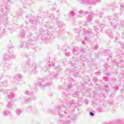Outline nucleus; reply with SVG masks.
Wrapping results in <instances>:
<instances>
[{
    "mask_svg": "<svg viewBox=\"0 0 124 124\" xmlns=\"http://www.w3.org/2000/svg\"><path fill=\"white\" fill-rule=\"evenodd\" d=\"M16 112L17 116H20V115L23 113V111H22V109L17 108L16 110Z\"/></svg>",
    "mask_w": 124,
    "mask_h": 124,
    "instance_id": "nucleus-19",
    "label": "nucleus"
},
{
    "mask_svg": "<svg viewBox=\"0 0 124 124\" xmlns=\"http://www.w3.org/2000/svg\"><path fill=\"white\" fill-rule=\"evenodd\" d=\"M122 92L124 93V89L122 90Z\"/></svg>",
    "mask_w": 124,
    "mask_h": 124,
    "instance_id": "nucleus-48",
    "label": "nucleus"
},
{
    "mask_svg": "<svg viewBox=\"0 0 124 124\" xmlns=\"http://www.w3.org/2000/svg\"><path fill=\"white\" fill-rule=\"evenodd\" d=\"M78 51V48L77 47H75L74 49H73V53L74 54L76 52Z\"/></svg>",
    "mask_w": 124,
    "mask_h": 124,
    "instance_id": "nucleus-30",
    "label": "nucleus"
},
{
    "mask_svg": "<svg viewBox=\"0 0 124 124\" xmlns=\"http://www.w3.org/2000/svg\"><path fill=\"white\" fill-rule=\"evenodd\" d=\"M49 18L51 19V20H55L56 16H54L53 14H51L49 15Z\"/></svg>",
    "mask_w": 124,
    "mask_h": 124,
    "instance_id": "nucleus-26",
    "label": "nucleus"
},
{
    "mask_svg": "<svg viewBox=\"0 0 124 124\" xmlns=\"http://www.w3.org/2000/svg\"><path fill=\"white\" fill-rule=\"evenodd\" d=\"M110 23L112 27H116L118 25V18L116 16H113L108 18Z\"/></svg>",
    "mask_w": 124,
    "mask_h": 124,
    "instance_id": "nucleus-8",
    "label": "nucleus"
},
{
    "mask_svg": "<svg viewBox=\"0 0 124 124\" xmlns=\"http://www.w3.org/2000/svg\"><path fill=\"white\" fill-rule=\"evenodd\" d=\"M84 3H88V4H93V0H81Z\"/></svg>",
    "mask_w": 124,
    "mask_h": 124,
    "instance_id": "nucleus-15",
    "label": "nucleus"
},
{
    "mask_svg": "<svg viewBox=\"0 0 124 124\" xmlns=\"http://www.w3.org/2000/svg\"><path fill=\"white\" fill-rule=\"evenodd\" d=\"M84 25V26H86V25H87V24H83Z\"/></svg>",
    "mask_w": 124,
    "mask_h": 124,
    "instance_id": "nucleus-50",
    "label": "nucleus"
},
{
    "mask_svg": "<svg viewBox=\"0 0 124 124\" xmlns=\"http://www.w3.org/2000/svg\"><path fill=\"white\" fill-rule=\"evenodd\" d=\"M31 23L32 24V25H36L37 24V20H36V19L35 18H33L30 20Z\"/></svg>",
    "mask_w": 124,
    "mask_h": 124,
    "instance_id": "nucleus-17",
    "label": "nucleus"
},
{
    "mask_svg": "<svg viewBox=\"0 0 124 124\" xmlns=\"http://www.w3.org/2000/svg\"><path fill=\"white\" fill-rule=\"evenodd\" d=\"M9 67H10V64L8 63H6L4 65V68H5V69H8Z\"/></svg>",
    "mask_w": 124,
    "mask_h": 124,
    "instance_id": "nucleus-25",
    "label": "nucleus"
},
{
    "mask_svg": "<svg viewBox=\"0 0 124 124\" xmlns=\"http://www.w3.org/2000/svg\"><path fill=\"white\" fill-rule=\"evenodd\" d=\"M75 106V102L73 101V100L70 101L69 103L67 100H64L60 105L57 106L56 109H54V110H51L50 112L52 114H58L60 118L67 117L64 120H60L57 124H71V120L76 121V118H73L70 116L72 113L70 110L71 107L74 108Z\"/></svg>",
    "mask_w": 124,
    "mask_h": 124,
    "instance_id": "nucleus-1",
    "label": "nucleus"
},
{
    "mask_svg": "<svg viewBox=\"0 0 124 124\" xmlns=\"http://www.w3.org/2000/svg\"><path fill=\"white\" fill-rule=\"evenodd\" d=\"M7 87V81H5L2 82L1 83H0V87Z\"/></svg>",
    "mask_w": 124,
    "mask_h": 124,
    "instance_id": "nucleus-23",
    "label": "nucleus"
},
{
    "mask_svg": "<svg viewBox=\"0 0 124 124\" xmlns=\"http://www.w3.org/2000/svg\"><path fill=\"white\" fill-rule=\"evenodd\" d=\"M55 66V62H48L47 63V64L46 65V70H45V71H47L48 69H50L51 66Z\"/></svg>",
    "mask_w": 124,
    "mask_h": 124,
    "instance_id": "nucleus-12",
    "label": "nucleus"
},
{
    "mask_svg": "<svg viewBox=\"0 0 124 124\" xmlns=\"http://www.w3.org/2000/svg\"><path fill=\"white\" fill-rule=\"evenodd\" d=\"M75 31H76V32H78L79 35L78 37H80V38L78 39H80V40H82L81 36H82V38H84V40L88 41L95 35L94 33L93 32V31L91 30V29H85L83 30H81L80 31V30L76 28Z\"/></svg>",
    "mask_w": 124,
    "mask_h": 124,
    "instance_id": "nucleus-3",
    "label": "nucleus"
},
{
    "mask_svg": "<svg viewBox=\"0 0 124 124\" xmlns=\"http://www.w3.org/2000/svg\"><path fill=\"white\" fill-rule=\"evenodd\" d=\"M46 33H47V31L43 30V29H40L38 32V34L42 37L43 40L50 39V35Z\"/></svg>",
    "mask_w": 124,
    "mask_h": 124,
    "instance_id": "nucleus-6",
    "label": "nucleus"
},
{
    "mask_svg": "<svg viewBox=\"0 0 124 124\" xmlns=\"http://www.w3.org/2000/svg\"><path fill=\"white\" fill-rule=\"evenodd\" d=\"M30 109L31 111H36V108L35 107H31Z\"/></svg>",
    "mask_w": 124,
    "mask_h": 124,
    "instance_id": "nucleus-29",
    "label": "nucleus"
},
{
    "mask_svg": "<svg viewBox=\"0 0 124 124\" xmlns=\"http://www.w3.org/2000/svg\"><path fill=\"white\" fill-rule=\"evenodd\" d=\"M59 12H60V11H57V16H60V13H59Z\"/></svg>",
    "mask_w": 124,
    "mask_h": 124,
    "instance_id": "nucleus-43",
    "label": "nucleus"
},
{
    "mask_svg": "<svg viewBox=\"0 0 124 124\" xmlns=\"http://www.w3.org/2000/svg\"><path fill=\"white\" fill-rule=\"evenodd\" d=\"M114 88L116 91H118V90H119V86H118L117 85H115V86H114Z\"/></svg>",
    "mask_w": 124,
    "mask_h": 124,
    "instance_id": "nucleus-32",
    "label": "nucleus"
},
{
    "mask_svg": "<svg viewBox=\"0 0 124 124\" xmlns=\"http://www.w3.org/2000/svg\"><path fill=\"white\" fill-rule=\"evenodd\" d=\"M66 56H68V53H66Z\"/></svg>",
    "mask_w": 124,
    "mask_h": 124,
    "instance_id": "nucleus-49",
    "label": "nucleus"
},
{
    "mask_svg": "<svg viewBox=\"0 0 124 124\" xmlns=\"http://www.w3.org/2000/svg\"><path fill=\"white\" fill-rule=\"evenodd\" d=\"M108 85H105V86H104V90H107V89H108Z\"/></svg>",
    "mask_w": 124,
    "mask_h": 124,
    "instance_id": "nucleus-39",
    "label": "nucleus"
},
{
    "mask_svg": "<svg viewBox=\"0 0 124 124\" xmlns=\"http://www.w3.org/2000/svg\"><path fill=\"white\" fill-rule=\"evenodd\" d=\"M27 44H28V43L26 42H21L20 47H27V46H28Z\"/></svg>",
    "mask_w": 124,
    "mask_h": 124,
    "instance_id": "nucleus-20",
    "label": "nucleus"
},
{
    "mask_svg": "<svg viewBox=\"0 0 124 124\" xmlns=\"http://www.w3.org/2000/svg\"><path fill=\"white\" fill-rule=\"evenodd\" d=\"M96 75H99V72H97L95 73Z\"/></svg>",
    "mask_w": 124,
    "mask_h": 124,
    "instance_id": "nucleus-44",
    "label": "nucleus"
},
{
    "mask_svg": "<svg viewBox=\"0 0 124 124\" xmlns=\"http://www.w3.org/2000/svg\"><path fill=\"white\" fill-rule=\"evenodd\" d=\"M3 114L4 115V116H7V115L10 114V111H9V110H4V111L3 112Z\"/></svg>",
    "mask_w": 124,
    "mask_h": 124,
    "instance_id": "nucleus-24",
    "label": "nucleus"
},
{
    "mask_svg": "<svg viewBox=\"0 0 124 124\" xmlns=\"http://www.w3.org/2000/svg\"><path fill=\"white\" fill-rule=\"evenodd\" d=\"M71 75H74V76H75V77H77L78 76H76V72H75V71H71Z\"/></svg>",
    "mask_w": 124,
    "mask_h": 124,
    "instance_id": "nucleus-27",
    "label": "nucleus"
},
{
    "mask_svg": "<svg viewBox=\"0 0 124 124\" xmlns=\"http://www.w3.org/2000/svg\"><path fill=\"white\" fill-rule=\"evenodd\" d=\"M78 95H79V92H76L75 94H73V96H74V97H76V96Z\"/></svg>",
    "mask_w": 124,
    "mask_h": 124,
    "instance_id": "nucleus-28",
    "label": "nucleus"
},
{
    "mask_svg": "<svg viewBox=\"0 0 124 124\" xmlns=\"http://www.w3.org/2000/svg\"><path fill=\"white\" fill-rule=\"evenodd\" d=\"M56 7H57V5L56 4H54L52 5V8L53 9H56Z\"/></svg>",
    "mask_w": 124,
    "mask_h": 124,
    "instance_id": "nucleus-37",
    "label": "nucleus"
},
{
    "mask_svg": "<svg viewBox=\"0 0 124 124\" xmlns=\"http://www.w3.org/2000/svg\"><path fill=\"white\" fill-rule=\"evenodd\" d=\"M14 58L13 56V52H12L11 53L9 52H7L3 55L2 59L4 62H7L8 60Z\"/></svg>",
    "mask_w": 124,
    "mask_h": 124,
    "instance_id": "nucleus-9",
    "label": "nucleus"
},
{
    "mask_svg": "<svg viewBox=\"0 0 124 124\" xmlns=\"http://www.w3.org/2000/svg\"><path fill=\"white\" fill-rule=\"evenodd\" d=\"M118 123H120V121H118Z\"/></svg>",
    "mask_w": 124,
    "mask_h": 124,
    "instance_id": "nucleus-53",
    "label": "nucleus"
},
{
    "mask_svg": "<svg viewBox=\"0 0 124 124\" xmlns=\"http://www.w3.org/2000/svg\"><path fill=\"white\" fill-rule=\"evenodd\" d=\"M71 88H72V81H71L70 84H69L67 86L65 90H66L67 92H69V91L71 90Z\"/></svg>",
    "mask_w": 124,
    "mask_h": 124,
    "instance_id": "nucleus-16",
    "label": "nucleus"
},
{
    "mask_svg": "<svg viewBox=\"0 0 124 124\" xmlns=\"http://www.w3.org/2000/svg\"><path fill=\"white\" fill-rule=\"evenodd\" d=\"M58 77V72L56 70L54 71L51 73L50 76L46 77L45 79H41L38 83V86L44 90L45 87H49L52 85V79H56Z\"/></svg>",
    "mask_w": 124,
    "mask_h": 124,
    "instance_id": "nucleus-2",
    "label": "nucleus"
},
{
    "mask_svg": "<svg viewBox=\"0 0 124 124\" xmlns=\"http://www.w3.org/2000/svg\"><path fill=\"white\" fill-rule=\"evenodd\" d=\"M123 8H124V5H121V8H120L121 10H123Z\"/></svg>",
    "mask_w": 124,
    "mask_h": 124,
    "instance_id": "nucleus-42",
    "label": "nucleus"
},
{
    "mask_svg": "<svg viewBox=\"0 0 124 124\" xmlns=\"http://www.w3.org/2000/svg\"><path fill=\"white\" fill-rule=\"evenodd\" d=\"M103 80H104L105 81H108V78H107V77H104Z\"/></svg>",
    "mask_w": 124,
    "mask_h": 124,
    "instance_id": "nucleus-36",
    "label": "nucleus"
},
{
    "mask_svg": "<svg viewBox=\"0 0 124 124\" xmlns=\"http://www.w3.org/2000/svg\"><path fill=\"white\" fill-rule=\"evenodd\" d=\"M102 15H103V13H100L99 14V16L100 18H101V17H102Z\"/></svg>",
    "mask_w": 124,
    "mask_h": 124,
    "instance_id": "nucleus-40",
    "label": "nucleus"
},
{
    "mask_svg": "<svg viewBox=\"0 0 124 124\" xmlns=\"http://www.w3.org/2000/svg\"><path fill=\"white\" fill-rule=\"evenodd\" d=\"M104 28V25L103 24H99V22L96 21V26H94V30L96 32H98L99 29H103Z\"/></svg>",
    "mask_w": 124,
    "mask_h": 124,
    "instance_id": "nucleus-10",
    "label": "nucleus"
},
{
    "mask_svg": "<svg viewBox=\"0 0 124 124\" xmlns=\"http://www.w3.org/2000/svg\"><path fill=\"white\" fill-rule=\"evenodd\" d=\"M5 93L7 95V101L8 102V104L7 105V107L9 108V109H11L12 108V106L13 105V101H12V98L14 97V93H12V91L11 90H3L2 91L0 90V93Z\"/></svg>",
    "mask_w": 124,
    "mask_h": 124,
    "instance_id": "nucleus-4",
    "label": "nucleus"
},
{
    "mask_svg": "<svg viewBox=\"0 0 124 124\" xmlns=\"http://www.w3.org/2000/svg\"><path fill=\"white\" fill-rule=\"evenodd\" d=\"M97 48H98V46L97 45H96L94 46V47H93V49L96 50V49H97Z\"/></svg>",
    "mask_w": 124,
    "mask_h": 124,
    "instance_id": "nucleus-38",
    "label": "nucleus"
},
{
    "mask_svg": "<svg viewBox=\"0 0 124 124\" xmlns=\"http://www.w3.org/2000/svg\"><path fill=\"white\" fill-rule=\"evenodd\" d=\"M30 101H31V97H29L28 99V98L25 99L26 102H30Z\"/></svg>",
    "mask_w": 124,
    "mask_h": 124,
    "instance_id": "nucleus-31",
    "label": "nucleus"
},
{
    "mask_svg": "<svg viewBox=\"0 0 124 124\" xmlns=\"http://www.w3.org/2000/svg\"><path fill=\"white\" fill-rule=\"evenodd\" d=\"M90 115L91 116V117H93L94 116V113L92 111H90Z\"/></svg>",
    "mask_w": 124,
    "mask_h": 124,
    "instance_id": "nucleus-33",
    "label": "nucleus"
},
{
    "mask_svg": "<svg viewBox=\"0 0 124 124\" xmlns=\"http://www.w3.org/2000/svg\"><path fill=\"white\" fill-rule=\"evenodd\" d=\"M97 111H98V112H99L100 113L103 112V110H102V109H101V108H98L97 109Z\"/></svg>",
    "mask_w": 124,
    "mask_h": 124,
    "instance_id": "nucleus-34",
    "label": "nucleus"
},
{
    "mask_svg": "<svg viewBox=\"0 0 124 124\" xmlns=\"http://www.w3.org/2000/svg\"><path fill=\"white\" fill-rule=\"evenodd\" d=\"M28 31V29L27 28H24V30L20 32V36L21 37H25V35L26 34V32L25 31Z\"/></svg>",
    "mask_w": 124,
    "mask_h": 124,
    "instance_id": "nucleus-13",
    "label": "nucleus"
},
{
    "mask_svg": "<svg viewBox=\"0 0 124 124\" xmlns=\"http://www.w3.org/2000/svg\"><path fill=\"white\" fill-rule=\"evenodd\" d=\"M25 94L29 95L30 96H32V95H33V93L32 92L29 91V90H26L25 91Z\"/></svg>",
    "mask_w": 124,
    "mask_h": 124,
    "instance_id": "nucleus-18",
    "label": "nucleus"
},
{
    "mask_svg": "<svg viewBox=\"0 0 124 124\" xmlns=\"http://www.w3.org/2000/svg\"><path fill=\"white\" fill-rule=\"evenodd\" d=\"M67 15L69 18L72 19L74 17L75 15H77V13L75 10L70 11L67 14Z\"/></svg>",
    "mask_w": 124,
    "mask_h": 124,
    "instance_id": "nucleus-11",
    "label": "nucleus"
},
{
    "mask_svg": "<svg viewBox=\"0 0 124 124\" xmlns=\"http://www.w3.org/2000/svg\"><path fill=\"white\" fill-rule=\"evenodd\" d=\"M27 38L29 41H35V40H36V38L34 36H33L32 35L28 36Z\"/></svg>",
    "mask_w": 124,
    "mask_h": 124,
    "instance_id": "nucleus-14",
    "label": "nucleus"
},
{
    "mask_svg": "<svg viewBox=\"0 0 124 124\" xmlns=\"http://www.w3.org/2000/svg\"><path fill=\"white\" fill-rule=\"evenodd\" d=\"M31 62V59H28L26 61V63L25 66L23 68L24 72H31L35 73L36 72V64L35 63L32 64L31 66H30V63Z\"/></svg>",
    "mask_w": 124,
    "mask_h": 124,
    "instance_id": "nucleus-5",
    "label": "nucleus"
},
{
    "mask_svg": "<svg viewBox=\"0 0 124 124\" xmlns=\"http://www.w3.org/2000/svg\"><path fill=\"white\" fill-rule=\"evenodd\" d=\"M78 17H80V18L84 17V15H87V14H90V16H89L88 17V21L89 22H91L92 21V16L93 15V13H91L90 12H85L83 10H80L78 11Z\"/></svg>",
    "mask_w": 124,
    "mask_h": 124,
    "instance_id": "nucleus-7",
    "label": "nucleus"
},
{
    "mask_svg": "<svg viewBox=\"0 0 124 124\" xmlns=\"http://www.w3.org/2000/svg\"><path fill=\"white\" fill-rule=\"evenodd\" d=\"M120 78H124V74H122L120 75Z\"/></svg>",
    "mask_w": 124,
    "mask_h": 124,
    "instance_id": "nucleus-41",
    "label": "nucleus"
},
{
    "mask_svg": "<svg viewBox=\"0 0 124 124\" xmlns=\"http://www.w3.org/2000/svg\"><path fill=\"white\" fill-rule=\"evenodd\" d=\"M56 19H58V17H56Z\"/></svg>",
    "mask_w": 124,
    "mask_h": 124,
    "instance_id": "nucleus-51",
    "label": "nucleus"
},
{
    "mask_svg": "<svg viewBox=\"0 0 124 124\" xmlns=\"http://www.w3.org/2000/svg\"><path fill=\"white\" fill-rule=\"evenodd\" d=\"M21 78H22V76L19 74H16L15 77V78L16 80H17V81H19Z\"/></svg>",
    "mask_w": 124,
    "mask_h": 124,
    "instance_id": "nucleus-22",
    "label": "nucleus"
},
{
    "mask_svg": "<svg viewBox=\"0 0 124 124\" xmlns=\"http://www.w3.org/2000/svg\"><path fill=\"white\" fill-rule=\"evenodd\" d=\"M58 29L59 28H63V27L64 26V24H63V23L62 22H60V21H58Z\"/></svg>",
    "mask_w": 124,
    "mask_h": 124,
    "instance_id": "nucleus-21",
    "label": "nucleus"
},
{
    "mask_svg": "<svg viewBox=\"0 0 124 124\" xmlns=\"http://www.w3.org/2000/svg\"><path fill=\"white\" fill-rule=\"evenodd\" d=\"M115 63H117V66H118V65H119V64H118V63H117V62H113L112 63V64H115Z\"/></svg>",
    "mask_w": 124,
    "mask_h": 124,
    "instance_id": "nucleus-45",
    "label": "nucleus"
},
{
    "mask_svg": "<svg viewBox=\"0 0 124 124\" xmlns=\"http://www.w3.org/2000/svg\"><path fill=\"white\" fill-rule=\"evenodd\" d=\"M70 81H72V82H73L74 80L73 79H72L71 78V79H70Z\"/></svg>",
    "mask_w": 124,
    "mask_h": 124,
    "instance_id": "nucleus-47",
    "label": "nucleus"
},
{
    "mask_svg": "<svg viewBox=\"0 0 124 124\" xmlns=\"http://www.w3.org/2000/svg\"><path fill=\"white\" fill-rule=\"evenodd\" d=\"M16 15L17 16H21V15H23V12H20V13H18Z\"/></svg>",
    "mask_w": 124,
    "mask_h": 124,
    "instance_id": "nucleus-35",
    "label": "nucleus"
},
{
    "mask_svg": "<svg viewBox=\"0 0 124 124\" xmlns=\"http://www.w3.org/2000/svg\"><path fill=\"white\" fill-rule=\"evenodd\" d=\"M82 44H85V41H82Z\"/></svg>",
    "mask_w": 124,
    "mask_h": 124,
    "instance_id": "nucleus-46",
    "label": "nucleus"
},
{
    "mask_svg": "<svg viewBox=\"0 0 124 124\" xmlns=\"http://www.w3.org/2000/svg\"><path fill=\"white\" fill-rule=\"evenodd\" d=\"M114 80H116V79L114 78Z\"/></svg>",
    "mask_w": 124,
    "mask_h": 124,
    "instance_id": "nucleus-52",
    "label": "nucleus"
}]
</instances>
